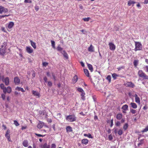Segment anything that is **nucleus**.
<instances>
[{
    "label": "nucleus",
    "mask_w": 148,
    "mask_h": 148,
    "mask_svg": "<svg viewBox=\"0 0 148 148\" xmlns=\"http://www.w3.org/2000/svg\"><path fill=\"white\" fill-rule=\"evenodd\" d=\"M7 42H4L2 44L1 46L0 49V55L2 56H4L5 53L6 52L7 49Z\"/></svg>",
    "instance_id": "1"
},
{
    "label": "nucleus",
    "mask_w": 148,
    "mask_h": 148,
    "mask_svg": "<svg viewBox=\"0 0 148 148\" xmlns=\"http://www.w3.org/2000/svg\"><path fill=\"white\" fill-rule=\"evenodd\" d=\"M138 75L139 77L143 78L144 79H148V76L146 75L144 72L141 70H140L138 71Z\"/></svg>",
    "instance_id": "2"
},
{
    "label": "nucleus",
    "mask_w": 148,
    "mask_h": 148,
    "mask_svg": "<svg viewBox=\"0 0 148 148\" xmlns=\"http://www.w3.org/2000/svg\"><path fill=\"white\" fill-rule=\"evenodd\" d=\"M66 119L69 121L73 122L76 120V117L74 115H69L67 116Z\"/></svg>",
    "instance_id": "3"
},
{
    "label": "nucleus",
    "mask_w": 148,
    "mask_h": 148,
    "mask_svg": "<svg viewBox=\"0 0 148 148\" xmlns=\"http://www.w3.org/2000/svg\"><path fill=\"white\" fill-rule=\"evenodd\" d=\"M135 51L138 50H140L142 49L141 44L139 42H135Z\"/></svg>",
    "instance_id": "4"
},
{
    "label": "nucleus",
    "mask_w": 148,
    "mask_h": 148,
    "mask_svg": "<svg viewBox=\"0 0 148 148\" xmlns=\"http://www.w3.org/2000/svg\"><path fill=\"white\" fill-rule=\"evenodd\" d=\"M125 86L127 87L133 88L134 86V85L132 82H127L124 83Z\"/></svg>",
    "instance_id": "5"
},
{
    "label": "nucleus",
    "mask_w": 148,
    "mask_h": 148,
    "mask_svg": "<svg viewBox=\"0 0 148 148\" xmlns=\"http://www.w3.org/2000/svg\"><path fill=\"white\" fill-rule=\"evenodd\" d=\"M8 12V10L6 8L3 7L2 6H0V14L2 13H6Z\"/></svg>",
    "instance_id": "6"
},
{
    "label": "nucleus",
    "mask_w": 148,
    "mask_h": 148,
    "mask_svg": "<svg viewBox=\"0 0 148 148\" xmlns=\"http://www.w3.org/2000/svg\"><path fill=\"white\" fill-rule=\"evenodd\" d=\"M3 92L4 93H10L11 92V89L10 87L8 86L6 88H4L3 90Z\"/></svg>",
    "instance_id": "7"
},
{
    "label": "nucleus",
    "mask_w": 148,
    "mask_h": 148,
    "mask_svg": "<svg viewBox=\"0 0 148 148\" xmlns=\"http://www.w3.org/2000/svg\"><path fill=\"white\" fill-rule=\"evenodd\" d=\"M108 45L109 46V49L111 50L114 51L115 49V46L113 43L112 42H110L109 43V44H108Z\"/></svg>",
    "instance_id": "8"
},
{
    "label": "nucleus",
    "mask_w": 148,
    "mask_h": 148,
    "mask_svg": "<svg viewBox=\"0 0 148 148\" xmlns=\"http://www.w3.org/2000/svg\"><path fill=\"white\" fill-rule=\"evenodd\" d=\"M134 96L135 97V102L139 104H140V98L138 97V95L136 94Z\"/></svg>",
    "instance_id": "9"
},
{
    "label": "nucleus",
    "mask_w": 148,
    "mask_h": 148,
    "mask_svg": "<svg viewBox=\"0 0 148 148\" xmlns=\"http://www.w3.org/2000/svg\"><path fill=\"white\" fill-rule=\"evenodd\" d=\"M32 94L34 96L39 97H40V93L35 90H32Z\"/></svg>",
    "instance_id": "10"
},
{
    "label": "nucleus",
    "mask_w": 148,
    "mask_h": 148,
    "mask_svg": "<svg viewBox=\"0 0 148 148\" xmlns=\"http://www.w3.org/2000/svg\"><path fill=\"white\" fill-rule=\"evenodd\" d=\"M26 51L29 53H32L33 51V49L31 47H26Z\"/></svg>",
    "instance_id": "11"
},
{
    "label": "nucleus",
    "mask_w": 148,
    "mask_h": 148,
    "mask_svg": "<svg viewBox=\"0 0 148 148\" xmlns=\"http://www.w3.org/2000/svg\"><path fill=\"white\" fill-rule=\"evenodd\" d=\"M67 133H70L72 132V128L70 126H67L66 128Z\"/></svg>",
    "instance_id": "12"
},
{
    "label": "nucleus",
    "mask_w": 148,
    "mask_h": 148,
    "mask_svg": "<svg viewBox=\"0 0 148 148\" xmlns=\"http://www.w3.org/2000/svg\"><path fill=\"white\" fill-rule=\"evenodd\" d=\"M14 82L16 84H18L20 82V79L18 77H15L14 78Z\"/></svg>",
    "instance_id": "13"
},
{
    "label": "nucleus",
    "mask_w": 148,
    "mask_h": 148,
    "mask_svg": "<svg viewBox=\"0 0 148 148\" xmlns=\"http://www.w3.org/2000/svg\"><path fill=\"white\" fill-rule=\"evenodd\" d=\"M4 82L6 86H8L9 84V79L8 77H6L5 78Z\"/></svg>",
    "instance_id": "14"
},
{
    "label": "nucleus",
    "mask_w": 148,
    "mask_h": 148,
    "mask_svg": "<svg viewBox=\"0 0 148 148\" xmlns=\"http://www.w3.org/2000/svg\"><path fill=\"white\" fill-rule=\"evenodd\" d=\"M13 26H14V23L12 22H10L8 24V28L11 29L12 27Z\"/></svg>",
    "instance_id": "15"
},
{
    "label": "nucleus",
    "mask_w": 148,
    "mask_h": 148,
    "mask_svg": "<svg viewBox=\"0 0 148 148\" xmlns=\"http://www.w3.org/2000/svg\"><path fill=\"white\" fill-rule=\"evenodd\" d=\"M78 77L76 75H75L73 77V79H72V81L73 83V84H75L77 81Z\"/></svg>",
    "instance_id": "16"
},
{
    "label": "nucleus",
    "mask_w": 148,
    "mask_h": 148,
    "mask_svg": "<svg viewBox=\"0 0 148 148\" xmlns=\"http://www.w3.org/2000/svg\"><path fill=\"white\" fill-rule=\"evenodd\" d=\"M15 90L18 91H20L23 92H25V90H24L23 88L20 87H16L15 88Z\"/></svg>",
    "instance_id": "17"
},
{
    "label": "nucleus",
    "mask_w": 148,
    "mask_h": 148,
    "mask_svg": "<svg viewBox=\"0 0 148 148\" xmlns=\"http://www.w3.org/2000/svg\"><path fill=\"white\" fill-rule=\"evenodd\" d=\"M62 54L63 56H64V58H66V59H68V56L67 54L66 53V51H62V52H61V53Z\"/></svg>",
    "instance_id": "18"
},
{
    "label": "nucleus",
    "mask_w": 148,
    "mask_h": 148,
    "mask_svg": "<svg viewBox=\"0 0 148 148\" xmlns=\"http://www.w3.org/2000/svg\"><path fill=\"white\" fill-rule=\"evenodd\" d=\"M88 51L89 52H93L94 51L93 47L92 45H90L88 48Z\"/></svg>",
    "instance_id": "19"
},
{
    "label": "nucleus",
    "mask_w": 148,
    "mask_h": 148,
    "mask_svg": "<svg viewBox=\"0 0 148 148\" xmlns=\"http://www.w3.org/2000/svg\"><path fill=\"white\" fill-rule=\"evenodd\" d=\"M130 105L131 107L134 109H136L137 108V105L134 103H130Z\"/></svg>",
    "instance_id": "20"
},
{
    "label": "nucleus",
    "mask_w": 148,
    "mask_h": 148,
    "mask_svg": "<svg viewBox=\"0 0 148 148\" xmlns=\"http://www.w3.org/2000/svg\"><path fill=\"white\" fill-rule=\"evenodd\" d=\"M23 145L25 147H26L28 146V142L27 140H25L23 141Z\"/></svg>",
    "instance_id": "21"
},
{
    "label": "nucleus",
    "mask_w": 148,
    "mask_h": 148,
    "mask_svg": "<svg viewBox=\"0 0 148 148\" xmlns=\"http://www.w3.org/2000/svg\"><path fill=\"white\" fill-rule=\"evenodd\" d=\"M122 118V114H117L116 118L117 120H120Z\"/></svg>",
    "instance_id": "22"
},
{
    "label": "nucleus",
    "mask_w": 148,
    "mask_h": 148,
    "mask_svg": "<svg viewBox=\"0 0 148 148\" xmlns=\"http://www.w3.org/2000/svg\"><path fill=\"white\" fill-rule=\"evenodd\" d=\"M43 122H40L39 123H38V126H37V127H38V128L39 129H41L42 127L43 126Z\"/></svg>",
    "instance_id": "23"
},
{
    "label": "nucleus",
    "mask_w": 148,
    "mask_h": 148,
    "mask_svg": "<svg viewBox=\"0 0 148 148\" xmlns=\"http://www.w3.org/2000/svg\"><path fill=\"white\" fill-rule=\"evenodd\" d=\"M122 109L125 111L127 110L128 109V105L126 104L123 105V106H122Z\"/></svg>",
    "instance_id": "24"
},
{
    "label": "nucleus",
    "mask_w": 148,
    "mask_h": 148,
    "mask_svg": "<svg viewBox=\"0 0 148 148\" xmlns=\"http://www.w3.org/2000/svg\"><path fill=\"white\" fill-rule=\"evenodd\" d=\"M30 43L31 44V46L34 48V49H35L36 48V43L32 41V40H30Z\"/></svg>",
    "instance_id": "25"
},
{
    "label": "nucleus",
    "mask_w": 148,
    "mask_h": 148,
    "mask_svg": "<svg viewBox=\"0 0 148 148\" xmlns=\"http://www.w3.org/2000/svg\"><path fill=\"white\" fill-rule=\"evenodd\" d=\"M87 66H88L89 69L92 72L93 71V68L92 65L88 64H87Z\"/></svg>",
    "instance_id": "26"
},
{
    "label": "nucleus",
    "mask_w": 148,
    "mask_h": 148,
    "mask_svg": "<svg viewBox=\"0 0 148 148\" xmlns=\"http://www.w3.org/2000/svg\"><path fill=\"white\" fill-rule=\"evenodd\" d=\"M82 143L85 145H86L88 143V140L86 139H84L82 140Z\"/></svg>",
    "instance_id": "27"
},
{
    "label": "nucleus",
    "mask_w": 148,
    "mask_h": 148,
    "mask_svg": "<svg viewBox=\"0 0 148 148\" xmlns=\"http://www.w3.org/2000/svg\"><path fill=\"white\" fill-rule=\"evenodd\" d=\"M139 61L138 60H134L133 62L134 65L135 67H136L138 64Z\"/></svg>",
    "instance_id": "28"
},
{
    "label": "nucleus",
    "mask_w": 148,
    "mask_h": 148,
    "mask_svg": "<svg viewBox=\"0 0 148 148\" xmlns=\"http://www.w3.org/2000/svg\"><path fill=\"white\" fill-rule=\"evenodd\" d=\"M57 49L58 51L61 52H61H62V51H64L63 50L62 47L60 46V45H58V47H57Z\"/></svg>",
    "instance_id": "29"
},
{
    "label": "nucleus",
    "mask_w": 148,
    "mask_h": 148,
    "mask_svg": "<svg viewBox=\"0 0 148 148\" xmlns=\"http://www.w3.org/2000/svg\"><path fill=\"white\" fill-rule=\"evenodd\" d=\"M81 96H82V97H81V98H82V100H84L85 99V97L84 96V95H85V93H84V92H81Z\"/></svg>",
    "instance_id": "30"
},
{
    "label": "nucleus",
    "mask_w": 148,
    "mask_h": 148,
    "mask_svg": "<svg viewBox=\"0 0 148 148\" xmlns=\"http://www.w3.org/2000/svg\"><path fill=\"white\" fill-rule=\"evenodd\" d=\"M84 70L85 75L87 77H89L90 76L89 75V73L88 70L86 69H84Z\"/></svg>",
    "instance_id": "31"
},
{
    "label": "nucleus",
    "mask_w": 148,
    "mask_h": 148,
    "mask_svg": "<svg viewBox=\"0 0 148 148\" xmlns=\"http://www.w3.org/2000/svg\"><path fill=\"white\" fill-rule=\"evenodd\" d=\"M10 131L9 130H7L6 134H5V136L6 137H10Z\"/></svg>",
    "instance_id": "32"
},
{
    "label": "nucleus",
    "mask_w": 148,
    "mask_h": 148,
    "mask_svg": "<svg viewBox=\"0 0 148 148\" xmlns=\"http://www.w3.org/2000/svg\"><path fill=\"white\" fill-rule=\"evenodd\" d=\"M119 75L116 73H113L112 74V77L114 79H115L117 77H119Z\"/></svg>",
    "instance_id": "33"
},
{
    "label": "nucleus",
    "mask_w": 148,
    "mask_h": 148,
    "mask_svg": "<svg viewBox=\"0 0 148 148\" xmlns=\"http://www.w3.org/2000/svg\"><path fill=\"white\" fill-rule=\"evenodd\" d=\"M128 124L127 123H125V124H124L123 126V129L124 130H126L127 129L128 127Z\"/></svg>",
    "instance_id": "34"
},
{
    "label": "nucleus",
    "mask_w": 148,
    "mask_h": 148,
    "mask_svg": "<svg viewBox=\"0 0 148 148\" xmlns=\"http://www.w3.org/2000/svg\"><path fill=\"white\" fill-rule=\"evenodd\" d=\"M135 3V2L133 1H129V2H128V6H130L131 5H132V4L134 5Z\"/></svg>",
    "instance_id": "35"
},
{
    "label": "nucleus",
    "mask_w": 148,
    "mask_h": 148,
    "mask_svg": "<svg viewBox=\"0 0 148 148\" xmlns=\"http://www.w3.org/2000/svg\"><path fill=\"white\" fill-rule=\"evenodd\" d=\"M51 45L52 47H53L54 49H55V42L53 40L51 41Z\"/></svg>",
    "instance_id": "36"
},
{
    "label": "nucleus",
    "mask_w": 148,
    "mask_h": 148,
    "mask_svg": "<svg viewBox=\"0 0 148 148\" xmlns=\"http://www.w3.org/2000/svg\"><path fill=\"white\" fill-rule=\"evenodd\" d=\"M106 79L108 81H109V82H110L111 80V76L108 75L106 77Z\"/></svg>",
    "instance_id": "37"
},
{
    "label": "nucleus",
    "mask_w": 148,
    "mask_h": 148,
    "mask_svg": "<svg viewBox=\"0 0 148 148\" xmlns=\"http://www.w3.org/2000/svg\"><path fill=\"white\" fill-rule=\"evenodd\" d=\"M132 114H134L136 113V110L132 109H131L130 110Z\"/></svg>",
    "instance_id": "38"
},
{
    "label": "nucleus",
    "mask_w": 148,
    "mask_h": 148,
    "mask_svg": "<svg viewBox=\"0 0 148 148\" xmlns=\"http://www.w3.org/2000/svg\"><path fill=\"white\" fill-rule=\"evenodd\" d=\"M14 124L16 126H18L19 125V124L17 121L16 120L14 121Z\"/></svg>",
    "instance_id": "39"
},
{
    "label": "nucleus",
    "mask_w": 148,
    "mask_h": 148,
    "mask_svg": "<svg viewBox=\"0 0 148 148\" xmlns=\"http://www.w3.org/2000/svg\"><path fill=\"white\" fill-rule=\"evenodd\" d=\"M123 134V131L121 129L119 130L118 131V134L119 135H122V134Z\"/></svg>",
    "instance_id": "40"
},
{
    "label": "nucleus",
    "mask_w": 148,
    "mask_h": 148,
    "mask_svg": "<svg viewBox=\"0 0 148 148\" xmlns=\"http://www.w3.org/2000/svg\"><path fill=\"white\" fill-rule=\"evenodd\" d=\"M77 90V91L79 92H84V90L82 89V88H78Z\"/></svg>",
    "instance_id": "41"
},
{
    "label": "nucleus",
    "mask_w": 148,
    "mask_h": 148,
    "mask_svg": "<svg viewBox=\"0 0 148 148\" xmlns=\"http://www.w3.org/2000/svg\"><path fill=\"white\" fill-rule=\"evenodd\" d=\"M83 19L84 20V21L85 22H88L89 21V20L90 19V17H87V18H83Z\"/></svg>",
    "instance_id": "42"
},
{
    "label": "nucleus",
    "mask_w": 148,
    "mask_h": 148,
    "mask_svg": "<svg viewBox=\"0 0 148 148\" xmlns=\"http://www.w3.org/2000/svg\"><path fill=\"white\" fill-rule=\"evenodd\" d=\"M0 87L1 88L2 90H3L5 88H6V87H5V86H4V85L3 84H0Z\"/></svg>",
    "instance_id": "43"
},
{
    "label": "nucleus",
    "mask_w": 148,
    "mask_h": 148,
    "mask_svg": "<svg viewBox=\"0 0 148 148\" xmlns=\"http://www.w3.org/2000/svg\"><path fill=\"white\" fill-rule=\"evenodd\" d=\"M148 131V127H146L145 129H144L142 131L143 133H144L147 132Z\"/></svg>",
    "instance_id": "44"
},
{
    "label": "nucleus",
    "mask_w": 148,
    "mask_h": 148,
    "mask_svg": "<svg viewBox=\"0 0 148 148\" xmlns=\"http://www.w3.org/2000/svg\"><path fill=\"white\" fill-rule=\"evenodd\" d=\"M24 2L25 3H32V0H25Z\"/></svg>",
    "instance_id": "45"
},
{
    "label": "nucleus",
    "mask_w": 148,
    "mask_h": 148,
    "mask_svg": "<svg viewBox=\"0 0 148 148\" xmlns=\"http://www.w3.org/2000/svg\"><path fill=\"white\" fill-rule=\"evenodd\" d=\"M143 140L142 139L141 140H140V143L138 144V146H139L142 144H143Z\"/></svg>",
    "instance_id": "46"
},
{
    "label": "nucleus",
    "mask_w": 148,
    "mask_h": 148,
    "mask_svg": "<svg viewBox=\"0 0 148 148\" xmlns=\"http://www.w3.org/2000/svg\"><path fill=\"white\" fill-rule=\"evenodd\" d=\"M43 148H49V146L47 145L46 143H45L43 145Z\"/></svg>",
    "instance_id": "47"
},
{
    "label": "nucleus",
    "mask_w": 148,
    "mask_h": 148,
    "mask_svg": "<svg viewBox=\"0 0 148 148\" xmlns=\"http://www.w3.org/2000/svg\"><path fill=\"white\" fill-rule=\"evenodd\" d=\"M35 135H36V136H38L39 137H44L45 136V135H42L39 134H38L37 133H35Z\"/></svg>",
    "instance_id": "48"
},
{
    "label": "nucleus",
    "mask_w": 148,
    "mask_h": 148,
    "mask_svg": "<svg viewBox=\"0 0 148 148\" xmlns=\"http://www.w3.org/2000/svg\"><path fill=\"white\" fill-rule=\"evenodd\" d=\"M108 138L109 139V140H112L113 137H112V135L111 134H110V135L108 136Z\"/></svg>",
    "instance_id": "49"
},
{
    "label": "nucleus",
    "mask_w": 148,
    "mask_h": 148,
    "mask_svg": "<svg viewBox=\"0 0 148 148\" xmlns=\"http://www.w3.org/2000/svg\"><path fill=\"white\" fill-rule=\"evenodd\" d=\"M48 64V63L46 62H43L42 63V65L43 66H46Z\"/></svg>",
    "instance_id": "50"
},
{
    "label": "nucleus",
    "mask_w": 148,
    "mask_h": 148,
    "mask_svg": "<svg viewBox=\"0 0 148 148\" xmlns=\"http://www.w3.org/2000/svg\"><path fill=\"white\" fill-rule=\"evenodd\" d=\"M48 86H52V83L50 81L48 82Z\"/></svg>",
    "instance_id": "51"
},
{
    "label": "nucleus",
    "mask_w": 148,
    "mask_h": 148,
    "mask_svg": "<svg viewBox=\"0 0 148 148\" xmlns=\"http://www.w3.org/2000/svg\"><path fill=\"white\" fill-rule=\"evenodd\" d=\"M120 125V123L119 121H117L116 123V125L117 126H119Z\"/></svg>",
    "instance_id": "52"
},
{
    "label": "nucleus",
    "mask_w": 148,
    "mask_h": 148,
    "mask_svg": "<svg viewBox=\"0 0 148 148\" xmlns=\"http://www.w3.org/2000/svg\"><path fill=\"white\" fill-rule=\"evenodd\" d=\"M1 97L3 100L5 99V95L3 94H1Z\"/></svg>",
    "instance_id": "53"
},
{
    "label": "nucleus",
    "mask_w": 148,
    "mask_h": 148,
    "mask_svg": "<svg viewBox=\"0 0 148 148\" xmlns=\"http://www.w3.org/2000/svg\"><path fill=\"white\" fill-rule=\"evenodd\" d=\"M124 69V66H121V67H119L117 68V69H118L119 71L121 70L122 69Z\"/></svg>",
    "instance_id": "54"
},
{
    "label": "nucleus",
    "mask_w": 148,
    "mask_h": 148,
    "mask_svg": "<svg viewBox=\"0 0 148 148\" xmlns=\"http://www.w3.org/2000/svg\"><path fill=\"white\" fill-rule=\"evenodd\" d=\"M43 80H44L45 82H47V78L46 76H45L44 77V78H43Z\"/></svg>",
    "instance_id": "55"
},
{
    "label": "nucleus",
    "mask_w": 148,
    "mask_h": 148,
    "mask_svg": "<svg viewBox=\"0 0 148 148\" xmlns=\"http://www.w3.org/2000/svg\"><path fill=\"white\" fill-rule=\"evenodd\" d=\"M56 145L54 143L52 144L51 146V148H56Z\"/></svg>",
    "instance_id": "56"
},
{
    "label": "nucleus",
    "mask_w": 148,
    "mask_h": 148,
    "mask_svg": "<svg viewBox=\"0 0 148 148\" xmlns=\"http://www.w3.org/2000/svg\"><path fill=\"white\" fill-rule=\"evenodd\" d=\"M114 134H117V129L116 128H114Z\"/></svg>",
    "instance_id": "57"
},
{
    "label": "nucleus",
    "mask_w": 148,
    "mask_h": 148,
    "mask_svg": "<svg viewBox=\"0 0 148 148\" xmlns=\"http://www.w3.org/2000/svg\"><path fill=\"white\" fill-rule=\"evenodd\" d=\"M87 137H88V138H92V136L90 134H87Z\"/></svg>",
    "instance_id": "58"
},
{
    "label": "nucleus",
    "mask_w": 148,
    "mask_h": 148,
    "mask_svg": "<svg viewBox=\"0 0 148 148\" xmlns=\"http://www.w3.org/2000/svg\"><path fill=\"white\" fill-rule=\"evenodd\" d=\"M10 16V15L8 14V15H4L1 16V18H3V17H5L6 16Z\"/></svg>",
    "instance_id": "59"
},
{
    "label": "nucleus",
    "mask_w": 148,
    "mask_h": 148,
    "mask_svg": "<svg viewBox=\"0 0 148 148\" xmlns=\"http://www.w3.org/2000/svg\"><path fill=\"white\" fill-rule=\"evenodd\" d=\"M52 76L53 77V78L54 79V81H56V77L54 75L52 74Z\"/></svg>",
    "instance_id": "60"
},
{
    "label": "nucleus",
    "mask_w": 148,
    "mask_h": 148,
    "mask_svg": "<svg viewBox=\"0 0 148 148\" xmlns=\"http://www.w3.org/2000/svg\"><path fill=\"white\" fill-rule=\"evenodd\" d=\"M94 119L95 121H96L98 119V117L97 116L95 115L94 116Z\"/></svg>",
    "instance_id": "61"
},
{
    "label": "nucleus",
    "mask_w": 148,
    "mask_h": 148,
    "mask_svg": "<svg viewBox=\"0 0 148 148\" xmlns=\"http://www.w3.org/2000/svg\"><path fill=\"white\" fill-rule=\"evenodd\" d=\"M111 124L110 126L111 127H112L113 125V119H112V120H111Z\"/></svg>",
    "instance_id": "62"
},
{
    "label": "nucleus",
    "mask_w": 148,
    "mask_h": 148,
    "mask_svg": "<svg viewBox=\"0 0 148 148\" xmlns=\"http://www.w3.org/2000/svg\"><path fill=\"white\" fill-rule=\"evenodd\" d=\"M144 3H145V4L148 3V0H145L144 1Z\"/></svg>",
    "instance_id": "63"
},
{
    "label": "nucleus",
    "mask_w": 148,
    "mask_h": 148,
    "mask_svg": "<svg viewBox=\"0 0 148 148\" xmlns=\"http://www.w3.org/2000/svg\"><path fill=\"white\" fill-rule=\"evenodd\" d=\"M145 68L146 69V71L148 72V66H146Z\"/></svg>",
    "instance_id": "64"
}]
</instances>
